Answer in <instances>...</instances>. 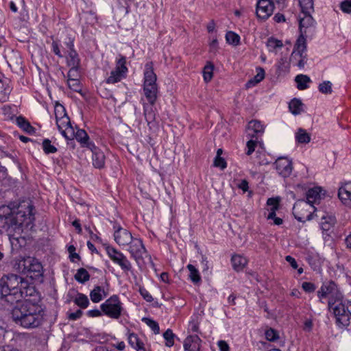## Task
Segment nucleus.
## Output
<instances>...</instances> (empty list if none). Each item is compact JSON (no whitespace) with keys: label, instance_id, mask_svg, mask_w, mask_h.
<instances>
[{"label":"nucleus","instance_id":"nucleus-1","mask_svg":"<svg viewBox=\"0 0 351 351\" xmlns=\"http://www.w3.org/2000/svg\"><path fill=\"white\" fill-rule=\"evenodd\" d=\"M15 302L12 317L16 324L25 328H37L41 324L44 311L40 305L32 302L29 299Z\"/></svg>","mask_w":351,"mask_h":351},{"label":"nucleus","instance_id":"nucleus-2","mask_svg":"<svg viewBox=\"0 0 351 351\" xmlns=\"http://www.w3.org/2000/svg\"><path fill=\"white\" fill-rule=\"evenodd\" d=\"M32 206L22 205L11 208L3 205L0 207V232L16 230L25 224L29 226L34 219L32 213Z\"/></svg>","mask_w":351,"mask_h":351},{"label":"nucleus","instance_id":"nucleus-3","mask_svg":"<svg viewBox=\"0 0 351 351\" xmlns=\"http://www.w3.org/2000/svg\"><path fill=\"white\" fill-rule=\"evenodd\" d=\"M34 291L33 287H26V283L17 275L10 274L0 280L1 295L12 304L32 295Z\"/></svg>","mask_w":351,"mask_h":351},{"label":"nucleus","instance_id":"nucleus-4","mask_svg":"<svg viewBox=\"0 0 351 351\" xmlns=\"http://www.w3.org/2000/svg\"><path fill=\"white\" fill-rule=\"evenodd\" d=\"M328 307L332 311L336 317L337 322L342 326H346L350 324V318L346 309V303H342L341 300L332 302L328 301Z\"/></svg>","mask_w":351,"mask_h":351},{"label":"nucleus","instance_id":"nucleus-5","mask_svg":"<svg viewBox=\"0 0 351 351\" xmlns=\"http://www.w3.org/2000/svg\"><path fill=\"white\" fill-rule=\"evenodd\" d=\"M314 210V206L305 200L297 201L293 208V213L299 221L311 220Z\"/></svg>","mask_w":351,"mask_h":351},{"label":"nucleus","instance_id":"nucleus-6","mask_svg":"<svg viewBox=\"0 0 351 351\" xmlns=\"http://www.w3.org/2000/svg\"><path fill=\"white\" fill-rule=\"evenodd\" d=\"M128 251L137 265L142 267L144 265V259L148 257L147 252L141 239L134 238L132 241L129 243Z\"/></svg>","mask_w":351,"mask_h":351},{"label":"nucleus","instance_id":"nucleus-7","mask_svg":"<svg viewBox=\"0 0 351 351\" xmlns=\"http://www.w3.org/2000/svg\"><path fill=\"white\" fill-rule=\"evenodd\" d=\"M101 311L110 318L118 319L122 311L121 302L117 295H112L101 305Z\"/></svg>","mask_w":351,"mask_h":351},{"label":"nucleus","instance_id":"nucleus-8","mask_svg":"<svg viewBox=\"0 0 351 351\" xmlns=\"http://www.w3.org/2000/svg\"><path fill=\"white\" fill-rule=\"evenodd\" d=\"M126 59L124 56H120V58L117 61L116 68L110 73V75L107 78L106 83L114 84L120 82L128 71V68L125 66Z\"/></svg>","mask_w":351,"mask_h":351},{"label":"nucleus","instance_id":"nucleus-9","mask_svg":"<svg viewBox=\"0 0 351 351\" xmlns=\"http://www.w3.org/2000/svg\"><path fill=\"white\" fill-rule=\"evenodd\" d=\"M106 251L111 260L119 265L124 271L128 272L132 269L130 262L123 253L110 246L106 247Z\"/></svg>","mask_w":351,"mask_h":351},{"label":"nucleus","instance_id":"nucleus-10","mask_svg":"<svg viewBox=\"0 0 351 351\" xmlns=\"http://www.w3.org/2000/svg\"><path fill=\"white\" fill-rule=\"evenodd\" d=\"M317 295L319 298H328V301L332 300V302L341 300L342 298L341 293L337 290V285L333 282L324 284Z\"/></svg>","mask_w":351,"mask_h":351},{"label":"nucleus","instance_id":"nucleus-11","mask_svg":"<svg viewBox=\"0 0 351 351\" xmlns=\"http://www.w3.org/2000/svg\"><path fill=\"white\" fill-rule=\"evenodd\" d=\"M274 10V4L271 0H259L256 3V16L261 19H268Z\"/></svg>","mask_w":351,"mask_h":351},{"label":"nucleus","instance_id":"nucleus-12","mask_svg":"<svg viewBox=\"0 0 351 351\" xmlns=\"http://www.w3.org/2000/svg\"><path fill=\"white\" fill-rule=\"evenodd\" d=\"M114 238L117 244L119 245H128L132 241L134 237L128 230L123 228L117 224L114 225Z\"/></svg>","mask_w":351,"mask_h":351},{"label":"nucleus","instance_id":"nucleus-13","mask_svg":"<svg viewBox=\"0 0 351 351\" xmlns=\"http://www.w3.org/2000/svg\"><path fill=\"white\" fill-rule=\"evenodd\" d=\"M274 165L279 175L284 178L289 177L293 170L291 161L286 157H279Z\"/></svg>","mask_w":351,"mask_h":351},{"label":"nucleus","instance_id":"nucleus-14","mask_svg":"<svg viewBox=\"0 0 351 351\" xmlns=\"http://www.w3.org/2000/svg\"><path fill=\"white\" fill-rule=\"evenodd\" d=\"M56 124L61 134L67 139L74 135V130L72 128L68 116H63L56 120Z\"/></svg>","mask_w":351,"mask_h":351},{"label":"nucleus","instance_id":"nucleus-15","mask_svg":"<svg viewBox=\"0 0 351 351\" xmlns=\"http://www.w3.org/2000/svg\"><path fill=\"white\" fill-rule=\"evenodd\" d=\"M29 263L27 275H29V276L32 278H38L43 275V266L41 263L36 258L28 257Z\"/></svg>","mask_w":351,"mask_h":351},{"label":"nucleus","instance_id":"nucleus-16","mask_svg":"<svg viewBox=\"0 0 351 351\" xmlns=\"http://www.w3.org/2000/svg\"><path fill=\"white\" fill-rule=\"evenodd\" d=\"M338 196L344 205L351 208V182H346L339 189Z\"/></svg>","mask_w":351,"mask_h":351},{"label":"nucleus","instance_id":"nucleus-17","mask_svg":"<svg viewBox=\"0 0 351 351\" xmlns=\"http://www.w3.org/2000/svg\"><path fill=\"white\" fill-rule=\"evenodd\" d=\"M304 34L300 33V36L297 39L294 50L291 54V61L296 59L298 56H302L306 49V40Z\"/></svg>","mask_w":351,"mask_h":351},{"label":"nucleus","instance_id":"nucleus-18","mask_svg":"<svg viewBox=\"0 0 351 351\" xmlns=\"http://www.w3.org/2000/svg\"><path fill=\"white\" fill-rule=\"evenodd\" d=\"M201 342L197 335H190L184 341V348L186 351H200Z\"/></svg>","mask_w":351,"mask_h":351},{"label":"nucleus","instance_id":"nucleus-19","mask_svg":"<svg viewBox=\"0 0 351 351\" xmlns=\"http://www.w3.org/2000/svg\"><path fill=\"white\" fill-rule=\"evenodd\" d=\"M156 75L154 73L152 63H147L144 73V86H155L156 85Z\"/></svg>","mask_w":351,"mask_h":351},{"label":"nucleus","instance_id":"nucleus-20","mask_svg":"<svg viewBox=\"0 0 351 351\" xmlns=\"http://www.w3.org/2000/svg\"><path fill=\"white\" fill-rule=\"evenodd\" d=\"M264 132L263 125L256 120L250 121L247 127V136L250 138H254L256 135L263 134Z\"/></svg>","mask_w":351,"mask_h":351},{"label":"nucleus","instance_id":"nucleus-21","mask_svg":"<svg viewBox=\"0 0 351 351\" xmlns=\"http://www.w3.org/2000/svg\"><path fill=\"white\" fill-rule=\"evenodd\" d=\"M90 149L93 152V165L95 167L100 169L104 167L105 164V156L98 147L93 145Z\"/></svg>","mask_w":351,"mask_h":351},{"label":"nucleus","instance_id":"nucleus-22","mask_svg":"<svg viewBox=\"0 0 351 351\" xmlns=\"http://www.w3.org/2000/svg\"><path fill=\"white\" fill-rule=\"evenodd\" d=\"M336 223L333 215L323 216L321 219L320 227L324 234L329 235Z\"/></svg>","mask_w":351,"mask_h":351},{"label":"nucleus","instance_id":"nucleus-23","mask_svg":"<svg viewBox=\"0 0 351 351\" xmlns=\"http://www.w3.org/2000/svg\"><path fill=\"white\" fill-rule=\"evenodd\" d=\"M75 137L84 147L90 149V147H93V145H95L93 143L89 141V136L84 130H77L75 134Z\"/></svg>","mask_w":351,"mask_h":351},{"label":"nucleus","instance_id":"nucleus-24","mask_svg":"<svg viewBox=\"0 0 351 351\" xmlns=\"http://www.w3.org/2000/svg\"><path fill=\"white\" fill-rule=\"evenodd\" d=\"M311 13H303L304 16L300 20V30L302 34H306V28L313 26L315 24V20Z\"/></svg>","mask_w":351,"mask_h":351},{"label":"nucleus","instance_id":"nucleus-25","mask_svg":"<svg viewBox=\"0 0 351 351\" xmlns=\"http://www.w3.org/2000/svg\"><path fill=\"white\" fill-rule=\"evenodd\" d=\"M108 293L100 286H96L90 293V298L92 302L97 303L104 298L106 297Z\"/></svg>","mask_w":351,"mask_h":351},{"label":"nucleus","instance_id":"nucleus-26","mask_svg":"<svg viewBox=\"0 0 351 351\" xmlns=\"http://www.w3.org/2000/svg\"><path fill=\"white\" fill-rule=\"evenodd\" d=\"M233 269L237 271L243 270L247 263V260L245 257L234 254L231 258Z\"/></svg>","mask_w":351,"mask_h":351},{"label":"nucleus","instance_id":"nucleus-27","mask_svg":"<svg viewBox=\"0 0 351 351\" xmlns=\"http://www.w3.org/2000/svg\"><path fill=\"white\" fill-rule=\"evenodd\" d=\"M143 92L148 102L152 105H154L157 99L158 86H143Z\"/></svg>","mask_w":351,"mask_h":351},{"label":"nucleus","instance_id":"nucleus-28","mask_svg":"<svg viewBox=\"0 0 351 351\" xmlns=\"http://www.w3.org/2000/svg\"><path fill=\"white\" fill-rule=\"evenodd\" d=\"M129 344L136 350V351H146L143 343L140 340L138 335L134 332L128 335Z\"/></svg>","mask_w":351,"mask_h":351},{"label":"nucleus","instance_id":"nucleus-29","mask_svg":"<svg viewBox=\"0 0 351 351\" xmlns=\"http://www.w3.org/2000/svg\"><path fill=\"white\" fill-rule=\"evenodd\" d=\"M67 45L70 49L69 57L67 58L68 65L72 67H77V65L79 64V58L77 57L76 51L73 49V43L70 41L69 43H67Z\"/></svg>","mask_w":351,"mask_h":351},{"label":"nucleus","instance_id":"nucleus-30","mask_svg":"<svg viewBox=\"0 0 351 351\" xmlns=\"http://www.w3.org/2000/svg\"><path fill=\"white\" fill-rule=\"evenodd\" d=\"M280 198H269L267 199V204L268 206H271L270 209V212L268 214L267 219H274L276 218V211L278 209Z\"/></svg>","mask_w":351,"mask_h":351},{"label":"nucleus","instance_id":"nucleus-31","mask_svg":"<svg viewBox=\"0 0 351 351\" xmlns=\"http://www.w3.org/2000/svg\"><path fill=\"white\" fill-rule=\"evenodd\" d=\"M304 104L302 101L296 98L293 99L289 104V108L291 112L294 115L301 114L304 111Z\"/></svg>","mask_w":351,"mask_h":351},{"label":"nucleus","instance_id":"nucleus-32","mask_svg":"<svg viewBox=\"0 0 351 351\" xmlns=\"http://www.w3.org/2000/svg\"><path fill=\"white\" fill-rule=\"evenodd\" d=\"M144 115L146 121L148 124L154 122L156 120V113L154 109V105L152 104H143Z\"/></svg>","mask_w":351,"mask_h":351},{"label":"nucleus","instance_id":"nucleus-33","mask_svg":"<svg viewBox=\"0 0 351 351\" xmlns=\"http://www.w3.org/2000/svg\"><path fill=\"white\" fill-rule=\"evenodd\" d=\"M295 81L297 83V88L301 90L308 88V84L311 82L308 76L303 74L298 75L295 78Z\"/></svg>","mask_w":351,"mask_h":351},{"label":"nucleus","instance_id":"nucleus-34","mask_svg":"<svg viewBox=\"0 0 351 351\" xmlns=\"http://www.w3.org/2000/svg\"><path fill=\"white\" fill-rule=\"evenodd\" d=\"M320 187H315L308 191L306 193V202H309L310 204H313L316 202L317 200L320 199Z\"/></svg>","mask_w":351,"mask_h":351},{"label":"nucleus","instance_id":"nucleus-35","mask_svg":"<svg viewBox=\"0 0 351 351\" xmlns=\"http://www.w3.org/2000/svg\"><path fill=\"white\" fill-rule=\"evenodd\" d=\"M265 77V71L262 68L258 69L256 75L252 79H250L245 84V86L249 88L254 86L262 81Z\"/></svg>","mask_w":351,"mask_h":351},{"label":"nucleus","instance_id":"nucleus-36","mask_svg":"<svg viewBox=\"0 0 351 351\" xmlns=\"http://www.w3.org/2000/svg\"><path fill=\"white\" fill-rule=\"evenodd\" d=\"M295 139L299 143H308L311 141V136L305 130L299 128L295 133Z\"/></svg>","mask_w":351,"mask_h":351},{"label":"nucleus","instance_id":"nucleus-37","mask_svg":"<svg viewBox=\"0 0 351 351\" xmlns=\"http://www.w3.org/2000/svg\"><path fill=\"white\" fill-rule=\"evenodd\" d=\"M28 261V257L25 258H23L16 261L14 263V267L15 270H16L19 273H22L24 274H27L28 265L30 264Z\"/></svg>","mask_w":351,"mask_h":351},{"label":"nucleus","instance_id":"nucleus-38","mask_svg":"<svg viewBox=\"0 0 351 351\" xmlns=\"http://www.w3.org/2000/svg\"><path fill=\"white\" fill-rule=\"evenodd\" d=\"M18 125L28 134H33L35 129L30 125V123L25 120L23 117H19L16 119Z\"/></svg>","mask_w":351,"mask_h":351},{"label":"nucleus","instance_id":"nucleus-39","mask_svg":"<svg viewBox=\"0 0 351 351\" xmlns=\"http://www.w3.org/2000/svg\"><path fill=\"white\" fill-rule=\"evenodd\" d=\"M74 302L80 307L86 308L89 304V300L88 297L83 294L78 293L76 298L74 300Z\"/></svg>","mask_w":351,"mask_h":351},{"label":"nucleus","instance_id":"nucleus-40","mask_svg":"<svg viewBox=\"0 0 351 351\" xmlns=\"http://www.w3.org/2000/svg\"><path fill=\"white\" fill-rule=\"evenodd\" d=\"M186 267L190 272L189 278L194 283L199 282L201 280V278L198 270L191 264H189Z\"/></svg>","mask_w":351,"mask_h":351},{"label":"nucleus","instance_id":"nucleus-41","mask_svg":"<svg viewBox=\"0 0 351 351\" xmlns=\"http://www.w3.org/2000/svg\"><path fill=\"white\" fill-rule=\"evenodd\" d=\"M90 278L88 272L84 268H80L77 270L75 275V279L82 283H84Z\"/></svg>","mask_w":351,"mask_h":351},{"label":"nucleus","instance_id":"nucleus-42","mask_svg":"<svg viewBox=\"0 0 351 351\" xmlns=\"http://www.w3.org/2000/svg\"><path fill=\"white\" fill-rule=\"evenodd\" d=\"M10 93V88L8 85H5L1 80L0 82V101L2 102L6 101Z\"/></svg>","mask_w":351,"mask_h":351},{"label":"nucleus","instance_id":"nucleus-43","mask_svg":"<svg viewBox=\"0 0 351 351\" xmlns=\"http://www.w3.org/2000/svg\"><path fill=\"white\" fill-rule=\"evenodd\" d=\"M283 44L281 40L270 38L267 41V47L269 51H274L276 49L281 48Z\"/></svg>","mask_w":351,"mask_h":351},{"label":"nucleus","instance_id":"nucleus-44","mask_svg":"<svg viewBox=\"0 0 351 351\" xmlns=\"http://www.w3.org/2000/svg\"><path fill=\"white\" fill-rule=\"evenodd\" d=\"M226 39L228 43L232 45H238L240 43V37L233 32H228L226 35Z\"/></svg>","mask_w":351,"mask_h":351},{"label":"nucleus","instance_id":"nucleus-45","mask_svg":"<svg viewBox=\"0 0 351 351\" xmlns=\"http://www.w3.org/2000/svg\"><path fill=\"white\" fill-rule=\"evenodd\" d=\"M214 69V65L208 62L207 64L204 66L203 71V76L205 82H210L213 77V71Z\"/></svg>","mask_w":351,"mask_h":351},{"label":"nucleus","instance_id":"nucleus-46","mask_svg":"<svg viewBox=\"0 0 351 351\" xmlns=\"http://www.w3.org/2000/svg\"><path fill=\"white\" fill-rule=\"evenodd\" d=\"M302 13L313 11V0H299Z\"/></svg>","mask_w":351,"mask_h":351},{"label":"nucleus","instance_id":"nucleus-47","mask_svg":"<svg viewBox=\"0 0 351 351\" xmlns=\"http://www.w3.org/2000/svg\"><path fill=\"white\" fill-rule=\"evenodd\" d=\"M318 89L323 94H330L332 92V83L330 81H324L319 84Z\"/></svg>","mask_w":351,"mask_h":351},{"label":"nucleus","instance_id":"nucleus-48","mask_svg":"<svg viewBox=\"0 0 351 351\" xmlns=\"http://www.w3.org/2000/svg\"><path fill=\"white\" fill-rule=\"evenodd\" d=\"M43 149L45 154H52L57 152L56 147L53 145L49 139H45L43 142Z\"/></svg>","mask_w":351,"mask_h":351},{"label":"nucleus","instance_id":"nucleus-49","mask_svg":"<svg viewBox=\"0 0 351 351\" xmlns=\"http://www.w3.org/2000/svg\"><path fill=\"white\" fill-rule=\"evenodd\" d=\"M163 337H164L165 339L166 340V346L168 347H171L174 343L173 338L175 337L172 330L170 329L167 330L164 332Z\"/></svg>","mask_w":351,"mask_h":351},{"label":"nucleus","instance_id":"nucleus-50","mask_svg":"<svg viewBox=\"0 0 351 351\" xmlns=\"http://www.w3.org/2000/svg\"><path fill=\"white\" fill-rule=\"evenodd\" d=\"M143 320L150 327L155 334L159 333L160 328L157 322L149 318H143Z\"/></svg>","mask_w":351,"mask_h":351},{"label":"nucleus","instance_id":"nucleus-51","mask_svg":"<svg viewBox=\"0 0 351 351\" xmlns=\"http://www.w3.org/2000/svg\"><path fill=\"white\" fill-rule=\"evenodd\" d=\"M67 84L74 91L78 92L80 90V84L77 78L67 80Z\"/></svg>","mask_w":351,"mask_h":351},{"label":"nucleus","instance_id":"nucleus-52","mask_svg":"<svg viewBox=\"0 0 351 351\" xmlns=\"http://www.w3.org/2000/svg\"><path fill=\"white\" fill-rule=\"evenodd\" d=\"M265 337L268 341H274L278 338V335L276 330L269 328L265 332Z\"/></svg>","mask_w":351,"mask_h":351},{"label":"nucleus","instance_id":"nucleus-53","mask_svg":"<svg viewBox=\"0 0 351 351\" xmlns=\"http://www.w3.org/2000/svg\"><path fill=\"white\" fill-rule=\"evenodd\" d=\"M55 116L56 119H60V117H63V116H67L65 112V109L63 106L61 104H57L55 106Z\"/></svg>","mask_w":351,"mask_h":351},{"label":"nucleus","instance_id":"nucleus-54","mask_svg":"<svg viewBox=\"0 0 351 351\" xmlns=\"http://www.w3.org/2000/svg\"><path fill=\"white\" fill-rule=\"evenodd\" d=\"M256 144H257L256 139L253 140L251 138L247 142V151L246 152L247 155H248V156L251 155L254 152L255 147L256 146Z\"/></svg>","mask_w":351,"mask_h":351},{"label":"nucleus","instance_id":"nucleus-55","mask_svg":"<svg viewBox=\"0 0 351 351\" xmlns=\"http://www.w3.org/2000/svg\"><path fill=\"white\" fill-rule=\"evenodd\" d=\"M214 165L223 169L226 167V162L221 156H217L214 160Z\"/></svg>","mask_w":351,"mask_h":351},{"label":"nucleus","instance_id":"nucleus-56","mask_svg":"<svg viewBox=\"0 0 351 351\" xmlns=\"http://www.w3.org/2000/svg\"><path fill=\"white\" fill-rule=\"evenodd\" d=\"M341 9L343 12L351 13V0H344L341 3Z\"/></svg>","mask_w":351,"mask_h":351},{"label":"nucleus","instance_id":"nucleus-57","mask_svg":"<svg viewBox=\"0 0 351 351\" xmlns=\"http://www.w3.org/2000/svg\"><path fill=\"white\" fill-rule=\"evenodd\" d=\"M71 67V68L70 69L67 74V80L77 78L79 75L77 67Z\"/></svg>","mask_w":351,"mask_h":351},{"label":"nucleus","instance_id":"nucleus-58","mask_svg":"<svg viewBox=\"0 0 351 351\" xmlns=\"http://www.w3.org/2000/svg\"><path fill=\"white\" fill-rule=\"evenodd\" d=\"M302 287L306 292H313L315 289V286L314 284L308 282H303Z\"/></svg>","mask_w":351,"mask_h":351},{"label":"nucleus","instance_id":"nucleus-59","mask_svg":"<svg viewBox=\"0 0 351 351\" xmlns=\"http://www.w3.org/2000/svg\"><path fill=\"white\" fill-rule=\"evenodd\" d=\"M141 295L143 298L147 302H151L153 300L152 296L150 293L145 289H140Z\"/></svg>","mask_w":351,"mask_h":351},{"label":"nucleus","instance_id":"nucleus-60","mask_svg":"<svg viewBox=\"0 0 351 351\" xmlns=\"http://www.w3.org/2000/svg\"><path fill=\"white\" fill-rule=\"evenodd\" d=\"M51 46L53 52L58 57L62 58V56L61 54L58 43L56 41H53Z\"/></svg>","mask_w":351,"mask_h":351},{"label":"nucleus","instance_id":"nucleus-61","mask_svg":"<svg viewBox=\"0 0 351 351\" xmlns=\"http://www.w3.org/2000/svg\"><path fill=\"white\" fill-rule=\"evenodd\" d=\"M82 315V311L81 310H77L75 313H71L69 314L68 317L69 319L75 320L79 319Z\"/></svg>","mask_w":351,"mask_h":351},{"label":"nucleus","instance_id":"nucleus-62","mask_svg":"<svg viewBox=\"0 0 351 351\" xmlns=\"http://www.w3.org/2000/svg\"><path fill=\"white\" fill-rule=\"evenodd\" d=\"M285 260L291 265L293 269H297L298 265L294 258L291 256H287Z\"/></svg>","mask_w":351,"mask_h":351},{"label":"nucleus","instance_id":"nucleus-63","mask_svg":"<svg viewBox=\"0 0 351 351\" xmlns=\"http://www.w3.org/2000/svg\"><path fill=\"white\" fill-rule=\"evenodd\" d=\"M218 346L219 348L220 351H229V346L225 341H219Z\"/></svg>","mask_w":351,"mask_h":351},{"label":"nucleus","instance_id":"nucleus-64","mask_svg":"<svg viewBox=\"0 0 351 351\" xmlns=\"http://www.w3.org/2000/svg\"><path fill=\"white\" fill-rule=\"evenodd\" d=\"M101 312L98 309L90 310L87 312V315L89 317H99L101 315Z\"/></svg>","mask_w":351,"mask_h":351}]
</instances>
